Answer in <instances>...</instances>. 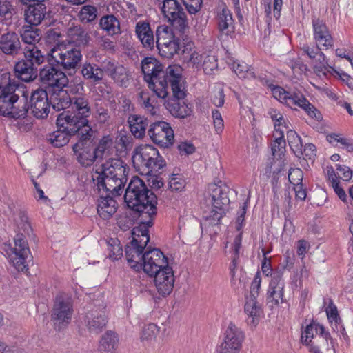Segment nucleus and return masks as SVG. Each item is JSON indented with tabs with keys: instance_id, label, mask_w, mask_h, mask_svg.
Here are the masks:
<instances>
[{
	"instance_id": "1a4fd4ad",
	"label": "nucleus",
	"mask_w": 353,
	"mask_h": 353,
	"mask_svg": "<svg viewBox=\"0 0 353 353\" xmlns=\"http://www.w3.org/2000/svg\"><path fill=\"white\" fill-rule=\"evenodd\" d=\"M77 133L79 139L73 145L72 150L77 155V160L81 165L84 167L90 166L98 159L94 150L92 139L94 130L92 128H88L87 130H83V132Z\"/></svg>"
},
{
	"instance_id": "a18cd8bd",
	"label": "nucleus",
	"mask_w": 353,
	"mask_h": 353,
	"mask_svg": "<svg viewBox=\"0 0 353 353\" xmlns=\"http://www.w3.org/2000/svg\"><path fill=\"white\" fill-rule=\"evenodd\" d=\"M107 316L104 311L94 312L88 317L87 326L90 332L98 333L104 328L107 323Z\"/></svg>"
},
{
	"instance_id": "13d9d810",
	"label": "nucleus",
	"mask_w": 353,
	"mask_h": 353,
	"mask_svg": "<svg viewBox=\"0 0 353 353\" xmlns=\"http://www.w3.org/2000/svg\"><path fill=\"white\" fill-rule=\"evenodd\" d=\"M284 287L285 283L283 279V273L279 271L273 272L268 290L284 289Z\"/></svg>"
},
{
	"instance_id": "3c124183",
	"label": "nucleus",
	"mask_w": 353,
	"mask_h": 353,
	"mask_svg": "<svg viewBox=\"0 0 353 353\" xmlns=\"http://www.w3.org/2000/svg\"><path fill=\"white\" fill-rule=\"evenodd\" d=\"M232 70L241 79H255L256 78L254 70L249 68L248 65L244 63L234 62Z\"/></svg>"
},
{
	"instance_id": "aec40b11",
	"label": "nucleus",
	"mask_w": 353,
	"mask_h": 353,
	"mask_svg": "<svg viewBox=\"0 0 353 353\" xmlns=\"http://www.w3.org/2000/svg\"><path fill=\"white\" fill-rule=\"evenodd\" d=\"M29 109L37 119H43L48 117L50 112V99L48 92L43 89L34 90L30 96Z\"/></svg>"
},
{
	"instance_id": "e2e57ef3",
	"label": "nucleus",
	"mask_w": 353,
	"mask_h": 353,
	"mask_svg": "<svg viewBox=\"0 0 353 353\" xmlns=\"http://www.w3.org/2000/svg\"><path fill=\"white\" fill-rule=\"evenodd\" d=\"M212 114L215 131L218 134H220L223 132L224 128L223 120L221 114L217 110H212Z\"/></svg>"
},
{
	"instance_id": "f704fd0d",
	"label": "nucleus",
	"mask_w": 353,
	"mask_h": 353,
	"mask_svg": "<svg viewBox=\"0 0 353 353\" xmlns=\"http://www.w3.org/2000/svg\"><path fill=\"white\" fill-rule=\"evenodd\" d=\"M23 59L37 68L47 60L46 54L38 46H25L22 48Z\"/></svg>"
},
{
	"instance_id": "49530a36",
	"label": "nucleus",
	"mask_w": 353,
	"mask_h": 353,
	"mask_svg": "<svg viewBox=\"0 0 353 353\" xmlns=\"http://www.w3.org/2000/svg\"><path fill=\"white\" fill-rule=\"evenodd\" d=\"M40 33L41 30L39 28H32L31 26H24L19 37L25 46H37V43L41 39Z\"/></svg>"
},
{
	"instance_id": "e433bc0d",
	"label": "nucleus",
	"mask_w": 353,
	"mask_h": 353,
	"mask_svg": "<svg viewBox=\"0 0 353 353\" xmlns=\"http://www.w3.org/2000/svg\"><path fill=\"white\" fill-rule=\"evenodd\" d=\"M136 34L145 48L151 50L154 48L155 41L153 32L149 23L139 21L136 24Z\"/></svg>"
},
{
	"instance_id": "0e129e2a",
	"label": "nucleus",
	"mask_w": 353,
	"mask_h": 353,
	"mask_svg": "<svg viewBox=\"0 0 353 353\" xmlns=\"http://www.w3.org/2000/svg\"><path fill=\"white\" fill-rule=\"evenodd\" d=\"M325 311L327 319L330 323L334 322L338 324L341 322V319L339 316L337 308L332 302L329 304Z\"/></svg>"
},
{
	"instance_id": "37998d69",
	"label": "nucleus",
	"mask_w": 353,
	"mask_h": 353,
	"mask_svg": "<svg viewBox=\"0 0 353 353\" xmlns=\"http://www.w3.org/2000/svg\"><path fill=\"white\" fill-rule=\"evenodd\" d=\"M117 342L118 337L115 333L111 331L105 332L100 341L98 353H114Z\"/></svg>"
},
{
	"instance_id": "a211bd4d",
	"label": "nucleus",
	"mask_w": 353,
	"mask_h": 353,
	"mask_svg": "<svg viewBox=\"0 0 353 353\" xmlns=\"http://www.w3.org/2000/svg\"><path fill=\"white\" fill-rule=\"evenodd\" d=\"M140 263L141 269L149 276L168 265V258L157 248L144 252Z\"/></svg>"
},
{
	"instance_id": "6e6552de",
	"label": "nucleus",
	"mask_w": 353,
	"mask_h": 353,
	"mask_svg": "<svg viewBox=\"0 0 353 353\" xmlns=\"http://www.w3.org/2000/svg\"><path fill=\"white\" fill-rule=\"evenodd\" d=\"M208 189L213 208L209 219L212 225H217L225 214V208L230 204L229 188L224 184H210Z\"/></svg>"
},
{
	"instance_id": "c85d7f7f",
	"label": "nucleus",
	"mask_w": 353,
	"mask_h": 353,
	"mask_svg": "<svg viewBox=\"0 0 353 353\" xmlns=\"http://www.w3.org/2000/svg\"><path fill=\"white\" fill-rule=\"evenodd\" d=\"M46 3H33L24 11V19L31 26L40 25L48 14Z\"/></svg>"
},
{
	"instance_id": "052dcab7",
	"label": "nucleus",
	"mask_w": 353,
	"mask_h": 353,
	"mask_svg": "<svg viewBox=\"0 0 353 353\" xmlns=\"http://www.w3.org/2000/svg\"><path fill=\"white\" fill-rule=\"evenodd\" d=\"M303 171L300 168H291L288 173V179L293 186L303 184Z\"/></svg>"
},
{
	"instance_id": "a19ab883",
	"label": "nucleus",
	"mask_w": 353,
	"mask_h": 353,
	"mask_svg": "<svg viewBox=\"0 0 353 353\" xmlns=\"http://www.w3.org/2000/svg\"><path fill=\"white\" fill-rule=\"evenodd\" d=\"M70 43L77 46H85L89 43L90 37L85 30L80 26L70 27L68 30Z\"/></svg>"
},
{
	"instance_id": "2eb2a0df",
	"label": "nucleus",
	"mask_w": 353,
	"mask_h": 353,
	"mask_svg": "<svg viewBox=\"0 0 353 353\" xmlns=\"http://www.w3.org/2000/svg\"><path fill=\"white\" fill-rule=\"evenodd\" d=\"M14 241V247L10 260L18 271L26 272L28 270V260L32 259V257L24 234H17Z\"/></svg>"
},
{
	"instance_id": "4c0bfd02",
	"label": "nucleus",
	"mask_w": 353,
	"mask_h": 353,
	"mask_svg": "<svg viewBox=\"0 0 353 353\" xmlns=\"http://www.w3.org/2000/svg\"><path fill=\"white\" fill-rule=\"evenodd\" d=\"M58 128L57 130L50 133L48 137V141L54 147L60 148L65 145L70 141V137L77 133H70L64 125H59L56 122Z\"/></svg>"
},
{
	"instance_id": "f257e3e1",
	"label": "nucleus",
	"mask_w": 353,
	"mask_h": 353,
	"mask_svg": "<svg viewBox=\"0 0 353 353\" xmlns=\"http://www.w3.org/2000/svg\"><path fill=\"white\" fill-rule=\"evenodd\" d=\"M141 70L149 88L159 97L165 99L168 96V83L175 97L185 96L184 81L179 68L170 66L165 72L163 65L157 59L148 57L141 61Z\"/></svg>"
},
{
	"instance_id": "412c9836",
	"label": "nucleus",
	"mask_w": 353,
	"mask_h": 353,
	"mask_svg": "<svg viewBox=\"0 0 353 353\" xmlns=\"http://www.w3.org/2000/svg\"><path fill=\"white\" fill-rule=\"evenodd\" d=\"M312 24L313 29V39L318 45L322 46L325 50H328L334 47V38L331 34L326 23L315 16L312 18Z\"/></svg>"
},
{
	"instance_id": "c756f323",
	"label": "nucleus",
	"mask_w": 353,
	"mask_h": 353,
	"mask_svg": "<svg viewBox=\"0 0 353 353\" xmlns=\"http://www.w3.org/2000/svg\"><path fill=\"white\" fill-rule=\"evenodd\" d=\"M105 71L117 85L126 88L130 84L131 74L123 65L108 62Z\"/></svg>"
},
{
	"instance_id": "ea45409f",
	"label": "nucleus",
	"mask_w": 353,
	"mask_h": 353,
	"mask_svg": "<svg viewBox=\"0 0 353 353\" xmlns=\"http://www.w3.org/2000/svg\"><path fill=\"white\" fill-rule=\"evenodd\" d=\"M130 132L133 136L141 139L145 134L146 128L148 125V119L139 115H130L128 121Z\"/></svg>"
},
{
	"instance_id": "de8ad7c7",
	"label": "nucleus",
	"mask_w": 353,
	"mask_h": 353,
	"mask_svg": "<svg viewBox=\"0 0 353 353\" xmlns=\"http://www.w3.org/2000/svg\"><path fill=\"white\" fill-rule=\"evenodd\" d=\"M65 87H66L65 92H67L70 97L85 95L84 83L80 77H73L70 81H68Z\"/></svg>"
},
{
	"instance_id": "423d86ee",
	"label": "nucleus",
	"mask_w": 353,
	"mask_h": 353,
	"mask_svg": "<svg viewBox=\"0 0 353 353\" xmlns=\"http://www.w3.org/2000/svg\"><path fill=\"white\" fill-rule=\"evenodd\" d=\"M274 97L292 109L301 108L307 115L317 121L321 119L320 112L310 103L303 93L297 90H285L280 86L272 89Z\"/></svg>"
},
{
	"instance_id": "9d476101",
	"label": "nucleus",
	"mask_w": 353,
	"mask_h": 353,
	"mask_svg": "<svg viewBox=\"0 0 353 353\" xmlns=\"http://www.w3.org/2000/svg\"><path fill=\"white\" fill-rule=\"evenodd\" d=\"M156 39V45L161 57L171 59L181 50V43L179 39L174 34L172 30L168 26H160L157 27Z\"/></svg>"
},
{
	"instance_id": "f3484780",
	"label": "nucleus",
	"mask_w": 353,
	"mask_h": 353,
	"mask_svg": "<svg viewBox=\"0 0 353 353\" xmlns=\"http://www.w3.org/2000/svg\"><path fill=\"white\" fill-rule=\"evenodd\" d=\"M148 134L152 142L161 147L168 148L174 143V131L167 122L160 121L152 123Z\"/></svg>"
},
{
	"instance_id": "473e14b6",
	"label": "nucleus",
	"mask_w": 353,
	"mask_h": 353,
	"mask_svg": "<svg viewBox=\"0 0 353 353\" xmlns=\"http://www.w3.org/2000/svg\"><path fill=\"white\" fill-rule=\"evenodd\" d=\"M8 107V113L3 116H8L11 118L18 119H23L26 117L29 110V104L28 97L24 94L20 97L17 94Z\"/></svg>"
},
{
	"instance_id": "bf43d9fd",
	"label": "nucleus",
	"mask_w": 353,
	"mask_h": 353,
	"mask_svg": "<svg viewBox=\"0 0 353 353\" xmlns=\"http://www.w3.org/2000/svg\"><path fill=\"white\" fill-rule=\"evenodd\" d=\"M283 290L284 289L268 290L266 296L268 301L272 302L276 305H278L279 303H283Z\"/></svg>"
},
{
	"instance_id": "58836bf2",
	"label": "nucleus",
	"mask_w": 353,
	"mask_h": 353,
	"mask_svg": "<svg viewBox=\"0 0 353 353\" xmlns=\"http://www.w3.org/2000/svg\"><path fill=\"white\" fill-rule=\"evenodd\" d=\"M81 74L85 80L98 83L103 79L104 71L96 63L85 62L82 65Z\"/></svg>"
},
{
	"instance_id": "6ab92c4d",
	"label": "nucleus",
	"mask_w": 353,
	"mask_h": 353,
	"mask_svg": "<svg viewBox=\"0 0 353 353\" xmlns=\"http://www.w3.org/2000/svg\"><path fill=\"white\" fill-rule=\"evenodd\" d=\"M2 80L3 81L0 84V114L4 115L8 113L9 105L15 99L19 85L14 80L10 79V73L3 74Z\"/></svg>"
},
{
	"instance_id": "cd10ccee",
	"label": "nucleus",
	"mask_w": 353,
	"mask_h": 353,
	"mask_svg": "<svg viewBox=\"0 0 353 353\" xmlns=\"http://www.w3.org/2000/svg\"><path fill=\"white\" fill-rule=\"evenodd\" d=\"M244 311L247 315L246 322L251 329L255 328L263 314L261 305L258 302L256 298L246 297L244 306Z\"/></svg>"
},
{
	"instance_id": "dca6fc26",
	"label": "nucleus",
	"mask_w": 353,
	"mask_h": 353,
	"mask_svg": "<svg viewBox=\"0 0 353 353\" xmlns=\"http://www.w3.org/2000/svg\"><path fill=\"white\" fill-rule=\"evenodd\" d=\"M39 77L42 83L47 86V92L64 88L68 83L65 74L50 64L44 65L40 70Z\"/></svg>"
},
{
	"instance_id": "20e7f679",
	"label": "nucleus",
	"mask_w": 353,
	"mask_h": 353,
	"mask_svg": "<svg viewBox=\"0 0 353 353\" xmlns=\"http://www.w3.org/2000/svg\"><path fill=\"white\" fill-rule=\"evenodd\" d=\"M72 112H63L59 114L57 123L65 126L70 133H77L92 128L89 125L88 117L91 114V108L88 97L77 96L72 97Z\"/></svg>"
},
{
	"instance_id": "4be33fe9",
	"label": "nucleus",
	"mask_w": 353,
	"mask_h": 353,
	"mask_svg": "<svg viewBox=\"0 0 353 353\" xmlns=\"http://www.w3.org/2000/svg\"><path fill=\"white\" fill-rule=\"evenodd\" d=\"M22 43L19 35L9 30L0 35V54L9 57H16L21 53Z\"/></svg>"
},
{
	"instance_id": "b1692460",
	"label": "nucleus",
	"mask_w": 353,
	"mask_h": 353,
	"mask_svg": "<svg viewBox=\"0 0 353 353\" xmlns=\"http://www.w3.org/2000/svg\"><path fill=\"white\" fill-rule=\"evenodd\" d=\"M193 44H188L183 50L184 59L186 61L188 66L199 69L203 68L204 70H213L216 67L214 57L206 56L205 54H200L199 52L192 48Z\"/></svg>"
},
{
	"instance_id": "09e8293b",
	"label": "nucleus",
	"mask_w": 353,
	"mask_h": 353,
	"mask_svg": "<svg viewBox=\"0 0 353 353\" xmlns=\"http://www.w3.org/2000/svg\"><path fill=\"white\" fill-rule=\"evenodd\" d=\"M113 139L110 135L103 136L99 141L98 145L94 148L98 159H102L112 151Z\"/></svg>"
},
{
	"instance_id": "c9c22d12",
	"label": "nucleus",
	"mask_w": 353,
	"mask_h": 353,
	"mask_svg": "<svg viewBox=\"0 0 353 353\" xmlns=\"http://www.w3.org/2000/svg\"><path fill=\"white\" fill-rule=\"evenodd\" d=\"M50 104L56 111L63 110L71 106L72 97L63 88L57 89L48 92Z\"/></svg>"
},
{
	"instance_id": "5fc2aeb1",
	"label": "nucleus",
	"mask_w": 353,
	"mask_h": 353,
	"mask_svg": "<svg viewBox=\"0 0 353 353\" xmlns=\"http://www.w3.org/2000/svg\"><path fill=\"white\" fill-rule=\"evenodd\" d=\"M327 140L332 145L341 144V147L345 148L347 152H353V141L350 139L341 137L339 134H331L327 137Z\"/></svg>"
},
{
	"instance_id": "69168bd1",
	"label": "nucleus",
	"mask_w": 353,
	"mask_h": 353,
	"mask_svg": "<svg viewBox=\"0 0 353 353\" xmlns=\"http://www.w3.org/2000/svg\"><path fill=\"white\" fill-rule=\"evenodd\" d=\"M261 279L260 276V273L257 272L256 275L254 276V278L253 281H252L251 286H250V295L247 296L246 297H252L256 298L259 291L261 288Z\"/></svg>"
},
{
	"instance_id": "864d4df0",
	"label": "nucleus",
	"mask_w": 353,
	"mask_h": 353,
	"mask_svg": "<svg viewBox=\"0 0 353 353\" xmlns=\"http://www.w3.org/2000/svg\"><path fill=\"white\" fill-rule=\"evenodd\" d=\"M78 17L79 20L83 23L92 22L97 17V9L93 6H83L81 8Z\"/></svg>"
},
{
	"instance_id": "393cba45",
	"label": "nucleus",
	"mask_w": 353,
	"mask_h": 353,
	"mask_svg": "<svg viewBox=\"0 0 353 353\" xmlns=\"http://www.w3.org/2000/svg\"><path fill=\"white\" fill-rule=\"evenodd\" d=\"M314 332L325 340L327 346L326 350L327 351L333 350L334 353L335 350L334 349L332 338L330 332L325 330L323 325L314 320H312L309 325H307L304 330L302 331L301 336L302 343L305 345H309L310 343H312V339L314 338Z\"/></svg>"
},
{
	"instance_id": "39448f33",
	"label": "nucleus",
	"mask_w": 353,
	"mask_h": 353,
	"mask_svg": "<svg viewBox=\"0 0 353 353\" xmlns=\"http://www.w3.org/2000/svg\"><path fill=\"white\" fill-rule=\"evenodd\" d=\"M132 161L137 171L146 174L159 171L166 163L157 148L151 145H141L133 151Z\"/></svg>"
},
{
	"instance_id": "f8f14e48",
	"label": "nucleus",
	"mask_w": 353,
	"mask_h": 353,
	"mask_svg": "<svg viewBox=\"0 0 353 353\" xmlns=\"http://www.w3.org/2000/svg\"><path fill=\"white\" fill-rule=\"evenodd\" d=\"M161 10L164 19L173 28L181 32L188 28L186 13L178 0H163Z\"/></svg>"
},
{
	"instance_id": "c03bdc74",
	"label": "nucleus",
	"mask_w": 353,
	"mask_h": 353,
	"mask_svg": "<svg viewBox=\"0 0 353 353\" xmlns=\"http://www.w3.org/2000/svg\"><path fill=\"white\" fill-rule=\"evenodd\" d=\"M102 30L108 35H114L120 32V23L118 19L113 14H108L101 17L99 23Z\"/></svg>"
},
{
	"instance_id": "72a5a7b5",
	"label": "nucleus",
	"mask_w": 353,
	"mask_h": 353,
	"mask_svg": "<svg viewBox=\"0 0 353 353\" xmlns=\"http://www.w3.org/2000/svg\"><path fill=\"white\" fill-rule=\"evenodd\" d=\"M185 92V91L184 90ZM172 94H174L172 92ZM185 95L181 98H177L173 94V99L168 100L165 105L168 110L175 117L185 118L192 113L191 107L185 102H181Z\"/></svg>"
},
{
	"instance_id": "7c9ffc66",
	"label": "nucleus",
	"mask_w": 353,
	"mask_h": 353,
	"mask_svg": "<svg viewBox=\"0 0 353 353\" xmlns=\"http://www.w3.org/2000/svg\"><path fill=\"white\" fill-rule=\"evenodd\" d=\"M15 76L24 82L33 81L38 76V68L23 59H19L14 66Z\"/></svg>"
},
{
	"instance_id": "680f3d73",
	"label": "nucleus",
	"mask_w": 353,
	"mask_h": 353,
	"mask_svg": "<svg viewBox=\"0 0 353 353\" xmlns=\"http://www.w3.org/2000/svg\"><path fill=\"white\" fill-rule=\"evenodd\" d=\"M285 141L282 135V133L280 134V136L275 135V140L272 143V152L274 156H276V153L280 152L283 153L285 150Z\"/></svg>"
},
{
	"instance_id": "5701e85b",
	"label": "nucleus",
	"mask_w": 353,
	"mask_h": 353,
	"mask_svg": "<svg viewBox=\"0 0 353 353\" xmlns=\"http://www.w3.org/2000/svg\"><path fill=\"white\" fill-rule=\"evenodd\" d=\"M99 194V199L97 203V213L101 218L104 220L110 219L117 212L118 204L114 199L115 195H121L122 192L117 194L114 191L100 190L97 191Z\"/></svg>"
},
{
	"instance_id": "4468645a",
	"label": "nucleus",
	"mask_w": 353,
	"mask_h": 353,
	"mask_svg": "<svg viewBox=\"0 0 353 353\" xmlns=\"http://www.w3.org/2000/svg\"><path fill=\"white\" fill-rule=\"evenodd\" d=\"M244 339L243 330L230 322L225 330L223 341L216 347L214 353H239Z\"/></svg>"
},
{
	"instance_id": "8fccbe9b",
	"label": "nucleus",
	"mask_w": 353,
	"mask_h": 353,
	"mask_svg": "<svg viewBox=\"0 0 353 353\" xmlns=\"http://www.w3.org/2000/svg\"><path fill=\"white\" fill-rule=\"evenodd\" d=\"M288 144L297 157L303 155V143L300 136L293 130H287Z\"/></svg>"
},
{
	"instance_id": "774afa93",
	"label": "nucleus",
	"mask_w": 353,
	"mask_h": 353,
	"mask_svg": "<svg viewBox=\"0 0 353 353\" xmlns=\"http://www.w3.org/2000/svg\"><path fill=\"white\" fill-rule=\"evenodd\" d=\"M12 6L8 1H0V16L8 17L12 15Z\"/></svg>"
},
{
	"instance_id": "f03ea898",
	"label": "nucleus",
	"mask_w": 353,
	"mask_h": 353,
	"mask_svg": "<svg viewBox=\"0 0 353 353\" xmlns=\"http://www.w3.org/2000/svg\"><path fill=\"white\" fill-rule=\"evenodd\" d=\"M124 200L129 208L150 218L148 221H142L143 225H152V218L157 212V197L139 176H133L130 180L125 190Z\"/></svg>"
},
{
	"instance_id": "7ed1b4c3",
	"label": "nucleus",
	"mask_w": 353,
	"mask_h": 353,
	"mask_svg": "<svg viewBox=\"0 0 353 353\" xmlns=\"http://www.w3.org/2000/svg\"><path fill=\"white\" fill-rule=\"evenodd\" d=\"M126 164L120 159L110 158L102 164L101 171L92 175L94 188L96 191L122 192L127 181Z\"/></svg>"
},
{
	"instance_id": "a878e982",
	"label": "nucleus",
	"mask_w": 353,
	"mask_h": 353,
	"mask_svg": "<svg viewBox=\"0 0 353 353\" xmlns=\"http://www.w3.org/2000/svg\"><path fill=\"white\" fill-rule=\"evenodd\" d=\"M156 288L159 294L165 296L170 294L174 287V276L172 267L167 265L152 276Z\"/></svg>"
},
{
	"instance_id": "6e6d98bb",
	"label": "nucleus",
	"mask_w": 353,
	"mask_h": 353,
	"mask_svg": "<svg viewBox=\"0 0 353 353\" xmlns=\"http://www.w3.org/2000/svg\"><path fill=\"white\" fill-rule=\"evenodd\" d=\"M108 257L113 261L119 260L123 256V249L117 239H110L108 241Z\"/></svg>"
},
{
	"instance_id": "4d7b16f0",
	"label": "nucleus",
	"mask_w": 353,
	"mask_h": 353,
	"mask_svg": "<svg viewBox=\"0 0 353 353\" xmlns=\"http://www.w3.org/2000/svg\"><path fill=\"white\" fill-rule=\"evenodd\" d=\"M158 332L157 326L154 323H150L143 327L141 339L143 343H150L155 339Z\"/></svg>"
},
{
	"instance_id": "0eeeda50",
	"label": "nucleus",
	"mask_w": 353,
	"mask_h": 353,
	"mask_svg": "<svg viewBox=\"0 0 353 353\" xmlns=\"http://www.w3.org/2000/svg\"><path fill=\"white\" fill-rule=\"evenodd\" d=\"M148 226L145 224L134 228L132 232V239L125 246V256L130 267L135 270L141 269L140 265L143 250L150 240Z\"/></svg>"
},
{
	"instance_id": "79ce46f5",
	"label": "nucleus",
	"mask_w": 353,
	"mask_h": 353,
	"mask_svg": "<svg viewBox=\"0 0 353 353\" xmlns=\"http://www.w3.org/2000/svg\"><path fill=\"white\" fill-rule=\"evenodd\" d=\"M219 29L226 35H231L234 32V20L230 10L224 8L219 14Z\"/></svg>"
},
{
	"instance_id": "338daca9",
	"label": "nucleus",
	"mask_w": 353,
	"mask_h": 353,
	"mask_svg": "<svg viewBox=\"0 0 353 353\" xmlns=\"http://www.w3.org/2000/svg\"><path fill=\"white\" fill-rule=\"evenodd\" d=\"M336 170L339 171L341 177L343 181H349L352 179L353 172L350 168L345 165L338 164L336 165Z\"/></svg>"
},
{
	"instance_id": "9b49d317",
	"label": "nucleus",
	"mask_w": 353,
	"mask_h": 353,
	"mask_svg": "<svg viewBox=\"0 0 353 353\" xmlns=\"http://www.w3.org/2000/svg\"><path fill=\"white\" fill-rule=\"evenodd\" d=\"M50 52L52 58L65 70H76L82 60L80 49L70 45L57 43Z\"/></svg>"
},
{
	"instance_id": "603ef678",
	"label": "nucleus",
	"mask_w": 353,
	"mask_h": 353,
	"mask_svg": "<svg viewBox=\"0 0 353 353\" xmlns=\"http://www.w3.org/2000/svg\"><path fill=\"white\" fill-rule=\"evenodd\" d=\"M187 182L181 174H172L168 180V188L172 192H181L186 186Z\"/></svg>"
},
{
	"instance_id": "2f4dec72",
	"label": "nucleus",
	"mask_w": 353,
	"mask_h": 353,
	"mask_svg": "<svg viewBox=\"0 0 353 353\" xmlns=\"http://www.w3.org/2000/svg\"><path fill=\"white\" fill-rule=\"evenodd\" d=\"M157 98L159 97L156 92L151 94L148 90H141L138 93V102L141 108H143L145 112L155 115L159 110V103ZM160 99H161L160 97Z\"/></svg>"
},
{
	"instance_id": "bb28decb",
	"label": "nucleus",
	"mask_w": 353,
	"mask_h": 353,
	"mask_svg": "<svg viewBox=\"0 0 353 353\" xmlns=\"http://www.w3.org/2000/svg\"><path fill=\"white\" fill-rule=\"evenodd\" d=\"M303 52L307 54L310 59L314 61V71L319 74H326L328 70L329 63L325 54L322 52V46L314 45H304L302 47Z\"/></svg>"
},
{
	"instance_id": "ddd939ff",
	"label": "nucleus",
	"mask_w": 353,
	"mask_h": 353,
	"mask_svg": "<svg viewBox=\"0 0 353 353\" xmlns=\"http://www.w3.org/2000/svg\"><path fill=\"white\" fill-rule=\"evenodd\" d=\"M73 313L72 296L66 294L57 295L54 299L52 312V319L56 321V326H58L59 330L66 327L71 322Z\"/></svg>"
}]
</instances>
